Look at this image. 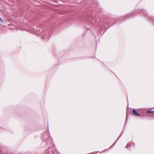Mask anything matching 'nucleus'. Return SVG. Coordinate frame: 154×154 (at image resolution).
<instances>
[{
	"label": "nucleus",
	"instance_id": "nucleus-1",
	"mask_svg": "<svg viewBox=\"0 0 154 154\" xmlns=\"http://www.w3.org/2000/svg\"><path fill=\"white\" fill-rule=\"evenodd\" d=\"M32 29H33L34 31L39 34H42V37L44 39H45L49 38L50 37V34L49 32H47L46 31L42 30L40 32V29L39 27H37L36 26H34L32 28Z\"/></svg>",
	"mask_w": 154,
	"mask_h": 154
},
{
	"label": "nucleus",
	"instance_id": "nucleus-2",
	"mask_svg": "<svg viewBox=\"0 0 154 154\" xmlns=\"http://www.w3.org/2000/svg\"><path fill=\"white\" fill-rule=\"evenodd\" d=\"M141 11L142 14H144V15L145 16L146 18H150V21L152 22L153 23H154V17H149V16L148 15L147 13L146 12V11L143 10H141L140 11V12Z\"/></svg>",
	"mask_w": 154,
	"mask_h": 154
},
{
	"label": "nucleus",
	"instance_id": "nucleus-3",
	"mask_svg": "<svg viewBox=\"0 0 154 154\" xmlns=\"http://www.w3.org/2000/svg\"><path fill=\"white\" fill-rule=\"evenodd\" d=\"M132 111L134 115L137 116L141 117L142 116V115L138 113L137 110L134 108L133 109Z\"/></svg>",
	"mask_w": 154,
	"mask_h": 154
},
{
	"label": "nucleus",
	"instance_id": "nucleus-4",
	"mask_svg": "<svg viewBox=\"0 0 154 154\" xmlns=\"http://www.w3.org/2000/svg\"><path fill=\"white\" fill-rule=\"evenodd\" d=\"M123 130H122V132L120 134V135L119 136V137L116 140V141L110 147H109L110 148H112V147L113 146H114L115 145V144H116L117 141L119 140V139L122 136V133H123Z\"/></svg>",
	"mask_w": 154,
	"mask_h": 154
},
{
	"label": "nucleus",
	"instance_id": "nucleus-5",
	"mask_svg": "<svg viewBox=\"0 0 154 154\" xmlns=\"http://www.w3.org/2000/svg\"><path fill=\"white\" fill-rule=\"evenodd\" d=\"M130 111L129 110V109H127L126 111V120H125V124L126 122L128 121V118L129 117V115L130 112Z\"/></svg>",
	"mask_w": 154,
	"mask_h": 154
},
{
	"label": "nucleus",
	"instance_id": "nucleus-6",
	"mask_svg": "<svg viewBox=\"0 0 154 154\" xmlns=\"http://www.w3.org/2000/svg\"><path fill=\"white\" fill-rule=\"evenodd\" d=\"M146 112L147 113H154V110H153V111L147 110L146 111Z\"/></svg>",
	"mask_w": 154,
	"mask_h": 154
},
{
	"label": "nucleus",
	"instance_id": "nucleus-7",
	"mask_svg": "<svg viewBox=\"0 0 154 154\" xmlns=\"http://www.w3.org/2000/svg\"><path fill=\"white\" fill-rule=\"evenodd\" d=\"M130 145H131L130 144L128 143L127 144V145H126V148H129V147H131V146H130Z\"/></svg>",
	"mask_w": 154,
	"mask_h": 154
},
{
	"label": "nucleus",
	"instance_id": "nucleus-8",
	"mask_svg": "<svg viewBox=\"0 0 154 154\" xmlns=\"http://www.w3.org/2000/svg\"><path fill=\"white\" fill-rule=\"evenodd\" d=\"M0 21L2 22V23H3V21L2 20V19L0 17Z\"/></svg>",
	"mask_w": 154,
	"mask_h": 154
},
{
	"label": "nucleus",
	"instance_id": "nucleus-9",
	"mask_svg": "<svg viewBox=\"0 0 154 154\" xmlns=\"http://www.w3.org/2000/svg\"><path fill=\"white\" fill-rule=\"evenodd\" d=\"M129 15H130V16H131L134 15V14L133 13H130L129 14Z\"/></svg>",
	"mask_w": 154,
	"mask_h": 154
},
{
	"label": "nucleus",
	"instance_id": "nucleus-10",
	"mask_svg": "<svg viewBox=\"0 0 154 154\" xmlns=\"http://www.w3.org/2000/svg\"><path fill=\"white\" fill-rule=\"evenodd\" d=\"M133 144L134 145H135V143H133Z\"/></svg>",
	"mask_w": 154,
	"mask_h": 154
},
{
	"label": "nucleus",
	"instance_id": "nucleus-11",
	"mask_svg": "<svg viewBox=\"0 0 154 154\" xmlns=\"http://www.w3.org/2000/svg\"><path fill=\"white\" fill-rule=\"evenodd\" d=\"M153 109H154V108H153Z\"/></svg>",
	"mask_w": 154,
	"mask_h": 154
},
{
	"label": "nucleus",
	"instance_id": "nucleus-12",
	"mask_svg": "<svg viewBox=\"0 0 154 154\" xmlns=\"http://www.w3.org/2000/svg\"><path fill=\"white\" fill-rule=\"evenodd\" d=\"M153 109H154V108H153Z\"/></svg>",
	"mask_w": 154,
	"mask_h": 154
}]
</instances>
